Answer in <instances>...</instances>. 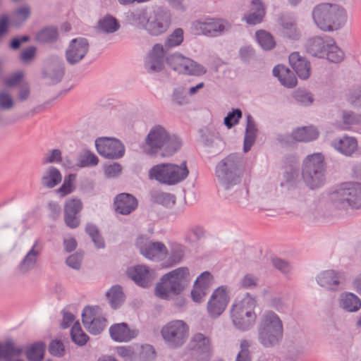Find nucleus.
Segmentation results:
<instances>
[{"instance_id": "3", "label": "nucleus", "mask_w": 361, "mask_h": 361, "mask_svg": "<svg viewBox=\"0 0 361 361\" xmlns=\"http://www.w3.org/2000/svg\"><path fill=\"white\" fill-rule=\"evenodd\" d=\"M257 330L258 341L264 348L274 347L283 339V322L279 316L271 310L263 312Z\"/></svg>"}, {"instance_id": "38", "label": "nucleus", "mask_w": 361, "mask_h": 361, "mask_svg": "<svg viewBox=\"0 0 361 361\" xmlns=\"http://www.w3.org/2000/svg\"><path fill=\"white\" fill-rule=\"evenodd\" d=\"M246 118L247 125L243 145V151L245 152H247L251 149V147L253 145L255 141L257 132L255 122L252 116L250 114H247Z\"/></svg>"}, {"instance_id": "8", "label": "nucleus", "mask_w": 361, "mask_h": 361, "mask_svg": "<svg viewBox=\"0 0 361 361\" xmlns=\"http://www.w3.org/2000/svg\"><path fill=\"white\" fill-rule=\"evenodd\" d=\"M186 162L180 165L174 164H159L152 167L149 171V179H154L159 183L167 185H173L184 180L188 176Z\"/></svg>"}, {"instance_id": "42", "label": "nucleus", "mask_w": 361, "mask_h": 361, "mask_svg": "<svg viewBox=\"0 0 361 361\" xmlns=\"http://www.w3.org/2000/svg\"><path fill=\"white\" fill-rule=\"evenodd\" d=\"M157 353L150 344L136 345L135 361H154Z\"/></svg>"}, {"instance_id": "24", "label": "nucleus", "mask_w": 361, "mask_h": 361, "mask_svg": "<svg viewBox=\"0 0 361 361\" xmlns=\"http://www.w3.org/2000/svg\"><path fill=\"white\" fill-rule=\"evenodd\" d=\"M109 334L114 341L127 343L137 336L138 331L130 329L126 323L122 322L111 325Z\"/></svg>"}, {"instance_id": "41", "label": "nucleus", "mask_w": 361, "mask_h": 361, "mask_svg": "<svg viewBox=\"0 0 361 361\" xmlns=\"http://www.w3.org/2000/svg\"><path fill=\"white\" fill-rule=\"evenodd\" d=\"M281 34L283 37L290 40H298L301 37V33L296 26V23L292 20H283L281 23Z\"/></svg>"}, {"instance_id": "22", "label": "nucleus", "mask_w": 361, "mask_h": 361, "mask_svg": "<svg viewBox=\"0 0 361 361\" xmlns=\"http://www.w3.org/2000/svg\"><path fill=\"white\" fill-rule=\"evenodd\" d=\"M192 350L200 356V359H209L212 352L211 341L209 337L202 333L195 334L190 343Z\"/></svg>"}, {"instance_id": "21", "label": "nucleus", "mask_w": 361, "mask_h": 361, "mask_svg": "<svg viewBox=\"0 0 361 361\" xmlns=\"http://www.w3.org/2000/svg\"><path fill=\"white\" fill-rule=\"evenodd\" d=\"M342 278L341 272L328 269L319 272L316 276V281L319 286L328 290L336 291L338 290Z\"/></svg>"}, {"instance_id": "13", "label": "nucleus", "mask_w": 361, "mask_h": 361, "mask_svg": "<svg viewBox=\"0 0 361 361\" xmlns=\"http://www.w3.org/2000/svg\"><path fill=\"white\" fill-rule=\"evenodd\" d=\"M65 74L63 59L59 56L49 58L42 70V78L48 85H55L61 81Z\"/></svg>"}, {"instance_id": "9", "label": "nucleus", "mask_w": 361, "mask_h": 361, "mask_svg": "<svg viewBox=\"0 0 361 361\" xmlns=\"http://www.w3.org/2000/svg\"><path fill=\"white\" fill-rule=\"evenodd\" d=\"M138 19L142 26L152 35L164 33L171 23L169 13L161 8L153 11L149 16L145 13L140 14Z\"/></svg>"}, {"instance_id": "14", "label": "nucleus", "mask_w": 361, "mask_h": 361, "mask_svg": "<svg viewBox=\"0 0 361 361\" xmlns=\"http://www.w3.org/2000/svg\"><path fill=\"white\" fill-rule=\"evenodd\" d=\"M89 49L90 44L86 38L80 37L73 39L65 52L67 63L71 66L78 64L85 58Z\"/></svg>"}, {"instance_id": "60", "label": "nucleus", "mask_w": 361, "mask_h": 361, "mask_svg": "<svg viewBox=\"0 0 361 361\" xmlns=\"http://www.w3.org/2000/svg\"><path fill=\"white\" fill-rule=\"evenodd\" d=\"M99 159L97 157L90 152H87L79 158V166L80 167H85L88 166H95L98 164Z\"/></svg>"}, {"instance_id": "17", "label": "nucleus", "mask_w": 361, "mask_h": 361, "mask_svg": "<svg viewBox=\"0 0 361 361\" xmlns=\"http://www.w3.org/2000/svg\"><path fill=\"white\" fill-rule=\"evenodd\" d=\"M166 51L161 44H155L145 59V68L152 74L159 73L164 68V54Z\"/></svg>"}, {"instance_id": "31", "label": "nucleus", "mask_w": 361, "mask_h": 361, "mask_svg": "<svg viewBox=\"0 0 361 361\" xmlns=\"http://www.w3.org/2000/svg\"><path fill=\"white\" fill-rule=\"evenodd\" d=\"M338 304L339 307L348 312H355L361 308V300L357 295L350 292L341 293Z\"/></svg>"}, {"instance_id": "23", "label": "nucleus", "mask_w": 361, "mask_h": 361, "mask_svg": "<svg viewBox=\"0 0 361 361\" xmlns=\"http://www.w3.org/2000/svg\"><path fill=\"white\" fill-rule=\"evenodd\" d=\"M331 146L337 152L346 157H352L358 152L357 140L355 137L344 135L331 141Z\"/></svg>"}, {"instance_id": "20", "label": "nucleus", "mask_w": 361, "mask_h": 361, "mask_svg": "<svg viewBox=\"0 0 361 361\" xmlns=\"http://www.w3.org/2000/svg\"><path fill=\"white\" fill-rule=\"evenodd\" d=\"M128 276L137 285L147 288L154 281V271L144 265H137L130 267L127 270Z\"/></svg>"}, {"instance_id": "62", "label": "nucleus", "mask_w": 361, "mask_h": 361, "mask_svg": "<svg viewBox=\"0 0 361 361\" xmlns=\"http://www.w3.org/2000/svg\"><path fill=\"white\" fill-rule=\"evenodd\" d=\"M348 102L354 108L361 109V87L352 90L349 93Z\"/></svg>"}, {"instance_id": "33", "label": "nucleus", "mask_w": 361, "mask_h": 361, "mask_svg": "<svg viewBox=\"0 0 361 361\" xmlns=\"http://www.w3.org/2000/svg\"><path fill=\"white\" fill-rule=\"evenodd\" d=\"M62 180L61 171L55 166H50L43 172L41 177V185L47 189H52Z\"/></svg>"}, {"instance_id": "35", "label": "nucleus", "mask_w": 361, "mask_h": 361, "mask_svg": "<svg viewBox=\"0 0 361 361\" xmlns=\"http://www.w3.org/2000/svg\"><path fill=\"white\" fill-rule=\"evenodd\" d=\"M273 75L277 77L280 82L288 87H293L297 84V79L294 74L285 66L277 65L272 71Z\"/></svg>"}, {"instance_id": "27", "label": "nucleus", "mask_w": 361, "mask_h": 361, "mask_svg": "<svg viewBox=\"0 0 361 361\" xmlns=\"http://www.w3.org/2000/svg\"><path fill=\"white\" fill-rule=\"evenodd\" d=\"M137 204V199L129 193H121L114 199L116 212L123 215H128L135 211Z\"/></svg>"}, {"instance_id": "57", "label": "nucleus", "mask_w": 361, "mask_h": 361, "mask_svg": "<svg viewBox=\"0 0 361 361\" xmlns=\"http://www.w3.org/2000/svg\"><path fill=\"white\" fill-rule=\"evenodd\" d=\"M172 101L178 105H183L188 103V99L186 95V90L183 86H179L173 89L172 94Z\"/></svg>"}, {"instance_id": "45", "label": "nucleus", "mask_w": 361, "mask_h": 361, "mask_svg": "<svg viewBox=\"0 0 361 361\" xmlns=\"http://www.w3.org/2000/svg\"><path fill=\"white\" fill-rule=\"evenodd\" d=\"M328 47L326 48V59L333 63H339L344 57L343 51L336 44L334 39L328 38Z\"/></svg>"}, {"instance_id": "53", "label": "nucleus", "mask_w": 361, "mask_h": 361, "mask_svg": "<svg viewBox=\"0 0 361 361\" xmlns=\"http://www.w3.org/2000/svg\"><path fill=\"white\" fill-rule=\"evenodd\" d=\"M293 99L304 106L312 104L314 100L313 94L305 89H298L293 92Z\"/></svg>"}, {"instance_id": "11", "label": "nucleus", "mask_w": 361, "mask_h": 361, "mask_svg": "<svg viewBox=\"0 0 361 361\" xmlns=\"http://www.w3.org/2000/svg\"><path fill=\"white\" fill-rule=\"evenodd\" d=\"M166 62L173 70L184 75L200 76L207 73L203 66L178 52L167 56Z\"/></svg>"}, {"instance_id": "2", "label": "nucleus", "mask_w": 361, "mask_h": 361, "mask_svg": "<svg viewBox=\"0 0 361 361\" xmlns=\"http://www.w3.org/2000/svg\"><path fill=\"white\" fill-rule=\"evenodd\" d=\"M312 16L317 27L324 32L337 30L346 21L345 9L336 4H319L314 8Z\"/></svg>"}, {"instance_id": "15", "label": "nucleus", "mask_w": 361, "mask_h": 361, "mask_svg": "<svg viewBox=\"0 0 361 361\" xmlns=\"http://www.w3.org/2000/svg\"><path fill=\"white\" fill-rule=\"evenodd\" d=\"M136 246L144 257L152 260L161 259L165 257L168 252V250L163 243L152 242L143 237L137 239Z\"/></svg>"}, {"instance_id": "25", "label": "nucleus", "mask_w": 361, "mask_h": 361, "mask_svg": "<svg viewBox=\"0 0 361 361\" xmlns=\"http://www.w3.org/2000/svg\"><path fill=\"white\" fill-rule=\"evenodd\" d=\"M82 204L80 200L71 199L66 201L64 206V221L71 228H75L80 224L77 214L80 212Z\"/></svg>"}, {"instance_id": "50", "label": "nucleus", "mask_w": 361, "mask_h": 361, "mask_svg": "<svg viewBox=\"0 0 361 361\" xmlns=\"http://www.w3.org/2000/svg\"><path fill=\"white\" fill-rule=\"evenodd\" d=\"M71 336L73 343L82 346L87 342L89 336L82 331L78 322H76L71 328Z\"/></svg>"}, {"instance_id": "30", "label": "nucleus", "mask_w": 361, "mask_h": 361, "mask_svg": "<svg viewBox=\"0 0 361 361\" xmlns=\"http://www.w3.org/2000/svg\"><path fill=\"white\" fill-rule=\"evenodd\" d=\"M328 38L324 39L321 37H313L307 39L305 44V49L307 53L313 56L324 58L328 47Z\"/></svg>"}, {"instance_id": "55", "label": "nucleus", "mask_w": 361, "mask_h": 361, "mask_svg": "<svg viewBox=\"0 0 361 361\" xmlns=\"http://www.w3.org/2000/svg\"><path fill=\"white\" fill-rule=\"evenodd\" d=\"M75 175L72 173L65 177L63 184L56 190L57 193L61 197H65L73 190L75 186L73 183V181L75 180Z\"/></svg>"}, {"instance_id": "39", "label": "nucleus", "mask_w": 361, "mask_h": 361, "mask_svg": "<svg viewBox=\"0 0 361 361\" xmlns=\"http://www.w3.org/2000/svg\"><path fill=\"white\" fill-rule=\"evenodd\" d=\"M200 133L201 141L204 146L209 148H216V151H221L223 141L217 133L208 128H204L200 130Z\"/></svg>"}, {"instance_id": "56", "label": "nucleus", "mask_w": 361, "mask_h": 361, "mask_svg": "<svg viewBox=\"0 0 361 361\" xmlns=\"http://www.w3.org/2000/svg\"><path fill=\"white\" fill-rule=\"evenodd\" d=\"M62 161V153L59 149L49 150L42 159V164L60 163Z\"/></svg>"}, {"instance_id": "19", "label": "nucleus", "mask_w": 361, "mask_h": 361, "mask_svg": "<svg viewBox=\"0 0 361 361\" xmlns=\"http://www.w3.org/2000/svg\"><path fill=\"white\" fill-rule=\"evenodd\" d=\"M82 322L85 328L92 334H99L106 326V319L104 317H97L95 309L89 306L83 309Z\"/></svg>"}, {"instance_id": "1", "label": "nucleus", "mask_w": 361, "mask_h": 361, "mask_svg": "<svg viewBox=\"0 0 361 361\" xmlns=\"http://www.w3.org/2000/svg\"><path fill=\"white\" fill-rule=\"evenodd\" d=\"M181 145L182 142L176 135L171 134L163 126L155 125L149 130L142 148L146 154H160L164 157L173 155Z\"/></svg>"}, {"instance_id": "12", "label": "nucleus", "mask_w": 361, "mask_h": 361, "mask_svg": "<svg viewBox=\"0 0 361 361\" xmlns=\"http://www.w3.org/2000/svg\"><path fill=\"white\" fill-rule=\"evenodd\" d=\"M97 152L102 157L117 159L122 157L125 153V147L122 142L115 138L103 137L95 140Z\"/></svg>"}, {"instance_id": "7", "label": "nucleus", "mask_w": 361, "mask_h": 361, "mask_svg": "<svg viewBox=\"0 0 361 361\" xmlns=\"http://www.w3.org/2000/svg\"><path fill=\"white\" fill-rule=\"evenodd\" d=\"M325 171L324 157L322 153L307 155L303 160L302 176L310 188H317L324 183Z\"/></svg>"}, {"instance_id": "36", "label": "nucleus", "mask_w": 361, "mask_h": 361, "mask_svg": "<svg viewBox=\"0 0 361 361\" xmlns=\"http://www.w3.org/2000/svg\"><path fill=\"white\" fill-rule=\"evenodd\" d=\"M292 138L298 142H311L317 139L318 130L313 126H303L292 132Z\"/></svg>"}, {"instance_id": "64", "label": "nucleus", "mask_w": 361, "mask_h": 361, "mask_svg": "<svg viewBox=\"0 0 361 361\" xmlns=\"http://www.w3.org/2000/svg\"><path fill=\"white\" fill-rule=\"evenodd\" d=\"M49 352L54 356L62 357L65 352L63 343L59 340L52 341L49 346Z\"/></svg>"}, {"instance_id": "37", "label": "nucleus", "mask_w": 361, "mask_h": 361, "mask_svg": "<svg viewBox=\"0 0 361 361\" xmlns=\"http://www.w3.org/2000/svg\"><path fill=\"white\" fill-rule=\"evenodd\" d=\"M231 317L235 327L240 331H247L250 329L255 324L257 315L252 319L248 317V314H245L240 312L231 311Z\"/></svg>"}, {"instance_id": "61", "label": "nucleus", "mask_w": 361, "mask_h": 361, "mask_svg": "<svg viewBox=\"0 0 361 361\" xmlns=\"http://www.w3.org/2000/svg\"><path fill=\"white\" fill-rule=\"evenodd\" d=\"M304 351V345L301 343L297 344L292 342L288 347L289 357H286V361H294L295 359Z\"/></svg>"}, {"instance_id": "26", "label": "nucleus", "mask_w": 361, "mask_h": 361, "mask_svg": "<svg viewBox=\"0 0 361 361\" xmlns=\"http://www.w3.org/2000/svg\"><path fill=\"white\" fill-rule=\"evenodd\" d=\"M41 252L42 247L39 245V241L36 240L19 263L18 271L21 274H26L32 270L37 265Z\"/></svg>"}, {"instance_id": "54", "label": "nucleus", "mask_w": 361, "mask_h": 361, "mask_svg": "<svg viewBox=\"0 0 361 361\" xmlns=\"http://www.w3.org/2000/svg\"><path fill=\"white\" fill-rule=\"evenodd\" d=\"M85 231L90 236L94 245L97 248H104L105 246L103 238L99 233L97 227L92 224H88L86 226Z\"/></svg>"}, {"instance_id": "63", "label": "nucleus", "mask_w": 361, "mask_h": 361, "mask_svg": "<svg viewBox=\"0 0 361 361\" xmlns=\"http://www.w3.org/2000/svg\"><path fill=\"white\" fill-rule=\"evenodd\" d=\"M14 106L11 96L6 91L0 92V109L9 111Z\"/></svg>"}, {"instance_id": "32", "label": "nucleus", "mask_w": 361, "mask_h": 361, "mask_svg": "<svg viewBox=\"0 0 361 361\" xmlns=\"http://www.w3.org/2000/svg\"><path fill=\"white\" fill-rule=\"evenodd\" d=\"M256 303L255 298L249 293H247L242 299L235 302L231 311L240 312L245 314H248V317H250L253 319L255 314H256L253 311Z\"/></svg>"}, {"instance_id": "44", "label": "nucleus", "mask_w": 361, "mask_h": 361, "mask_svg": "<svg viewBox=\"0 0 361 361\" xmlns=\"http://www.w3.org/2000/svg\"><path fill=\"white\" fill-rule=\"evenodd\" d=\"M59 36L56 27H47L39 31L36 35V41L41 44L52 43L57 40Z\"/></svg>"}, {"instance_id": "4", "label": "nucleus", "mask_w": 361, "mask_h": 361, "mask_svg": "<svg viewBox=\"0 0 361 361\" xmlns=\"http://www.w3.org/2000/svg\"><path fill=\"white\" fill-rule=\"evenodd\" d=\"M243 171L240 154L232 153L217 164L215 176L219 184L228 190L240 182Z\"/></svg>"}, {"instance_id": "16", "label": "nucleus", "mask_w": 361, "mask_h": 361, "mask_svg": "<svg viewBox=\"0 0 361 361\" xmlns=\"http://www.w3.org/2000/svg\"><path fill=\"white\" fill-rule=\"evenodd\" d=\"M192 28L196 35H204L209 36H218L231 28V25L226 20H212L208 22L195 21L192 24Z\"/></svg>"}, {"instance_id": "10", "label": "nucleus", "mask_w": 361, "mask_h": 361, "mask_svg": "<svg viewBox=\"0 0 361 361\" xmlns=\"http://www.w3.org/2000/svg\"><path fill=\"white\" fill-rule=\"evenodd\" d=\"M165 342L172 348L183 345L189 335V326L183 320H173L164 326L161 331Z\"/></svg>"}, {"instance_id": "34", "label": "nucleus", "mask_w": 361, "mask_h": 361, "mask_svg": "<svg viewBox=\"0 0 361 361\" xmlns=\"http://www.w3.org/2000/svg\"><path fill=\"white\" fill-rule=\"evenodd\" d=\"M24 348L17 345L12 339H7L4 343L0 342V360H9L18 357L23 354Z\"/></svg>"}, {"instance_id": "29", "label": "nucleus", "mask_w": 361, "mask_h": 361, "mask_svg": "<svg viewBox=\"0 0 361 361\" xmlns=\"http://www.w3.org/2000/svg\"><path fill=\"white\" fill-rule=\"evenodd\" d=\"M289 63L301 79L305 80L310 75V63L298 52H293L289 56Z\"/></svg>"}, {"instance_id": "18", "label": "nucleus", "mask_w": 361, "mask_h": 361, "mask_svg": "<svg viewBox=\"0 0 361 361\" xmlns=\"http://www.w3.org/2000/svg\"><path fill=\"white\" fill-rule=\"evenodd\" d=\"M228 301L226 287L220 286L216 288L207 302L209 314L213 318L219 317L225 310Z\"/></svg>"}, {"instance_id": "40", "label": "nucleus", "mask_w": 361, "mask_h": 361, "mask_svg": "<svg viewBox=\"0 0 361 361\" xmlns=\"http://www.w3.org/2000/svg\"><path fill=\"white\" fill-rule=\"evenodd\" d=\"M361 122V115L357 114L353 111H343L341 121H337L336 126L338 128L343 130H348L354 125Z\"/></svg>"}, {"instance_id": "51", "label": "nucleus", "mask_w": 361, "mask_h": 361, "mask_svg": "<svg viewBox=\"0 0 361 361\" xmlns=\"http://www.w3.org/2000/svg\"><path fill=\"white\" fill-rule=\"evenodd\" d=\"M152 200L154 203L161 204L166 207H172L176 202L175 195L164 192H154L152 194Z\"/></svg>"}, {"instance_id": "5", "label": "nucleus", "mask_w": 361, "mask_h": 361, "mask_svg": "<svg viewBox=\"0 0 361 361\" xmlns=\"http://www.w3.org/2000/svg\"><path fill=\"white\" fill-rule=\"evenodd\" d=\"M332 204L338 209L361 208V183L345 182L337 185L329 194Z\"/></svg>"}, {"instance_id": "49", "label": "nucleus", "mask_w": 361, "mask_h": 361, "mask_svg": "<svg viewBox=\"0 0 361 361\" xmlns=\"http://www.w3.org/2000/svg\"><path fill=\"white\" fill-rule=\"evenodd\" d=\"M258 44L264 50H271L276 45L273 36L265 30H258L255 33Z\"/></svg>"}, {"instance_id": "43", "label": "nucleus", "mask_w": 361, "mask_h": 361, "mask_svg": "<svg viewBox=\"0 0 361 361\" xmlns=\"http://www.w3.org/2000/svg\"><path fill=\"white\" fill-rule=\"evenodd\" d=\"M45 344L42 341L36 342L27 346L25 355L29 361H42L44 358Z\"/></svg>"}, {"instance_id": "46", "label": "nucleus", "mask_w": 361, "mask_h": 361, "mask_svg": "<svg viewBox=\"0 0 361 361\" xmlns=\"http://www.w3.org/2000/svg\"><path fill=\"white\" fill-rule=\"evenodd\" d=\"M120 27L118 21L112 16L106 15L98 22V28L105 33H114Z\"/></svg>"}, {"instance_id": "59", "label": "nucleus", "mask_w": 361, "mask_h": 361, "mask_svg": "<svg viewBox=\"0 0 361 361\" xmlns=\"http://www.w3.org/2000/svg\"><path fill=\"white\" fill-rule=\"evenodd\" d=\"M242 111L239 109H233L232 111L228 112L227 116L224 118V123L228 128H231L236 125L242 117Z\"/></svg>"}, {"instance_id": "52", "label": "nucleus", "mask_w": 361, "mask_h": 361, "mask_svg": "<svg viewBox=\"0 0 361 361\" xmlns=\"http://www.w3.org/2000/svg\"><path fill=\"white\" fill-rule=\"evenodd\" d=\"M252 342L247 339H243L240 342V350L238 353L235 361H252V355L250 351Z\"/></svg>"}, {"instance_id": "47", "label": "nucleus", "mask_w": 361, "mask_h": 361, "mask_svg": "<svg viewBox=\"0 0 361 361\" xmlns=\"http://www.w3.org/2000/svg\"><path fill=\"white\" fill-rule=\"evenodd\" d=\"M106 297L112 308H118L124 301V294L121 286L116 285L107 292Z\"/></svg>"}, {"instance_id": "58", "label": "nucleus", "mask_w": 361, "mask_h": 361, "mask_svg": "<svg viewBox=\"0 0 361 361\" xmlns=\"http://www.w3.org/2000/svg\"><path fill=\"white\" fill-rule=\"evenodd\" d=\"M116 353L124 361H135L136 348L119 346L116 348Z\"/></svg>"}, {"instance_id": "48", "label": "nucleus", "mask_w": 361, "mask_h": 361, "mask_svg": "<svg viewBox=\"0 0 361 361\" xmlns=\"http://www.w3.org/2000/svg\"><path fill=\"white\" fill-rule=\"evenodd\" d=\"M183 30L182 28H176L165 39L164 48L165 51L169 49L178 47L183 41Z\"/></svg>"}, {"instance_id": "28", "label": "nucleus", "mask_w": 361, "mask_h": 361, "mask_svg": "<svg viewBox=\"0 0 361 361\" xmlns=\"http://www.w3.org/2000/svg\"><path fill=\"white\" fill-rule=\"evenodd\" d=\"M265 13V7L262 0H252L249 11L243 16V20L248 25H255L262 22Z\"/></svg>"}, {"instance_id": "6", "label": "nucleus", "mask_w": 361, "mask_h": 361, "mask_svg": "<svg viewBox=\"0 0 361 361\" xmlns=\"http://www.w3.org/2000/svg\"><path fill=\"white\" fill-rule=\"evenodd\" d=\"M188 277L189 270L186 267H180L166 274L161 277V282L157 284L156 296L169 300L171 294H180L187 286Z\"/></svg>"}]
</instances>
